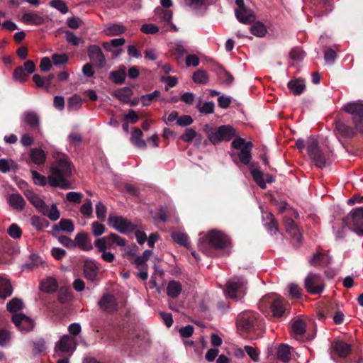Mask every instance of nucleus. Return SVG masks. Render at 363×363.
Segmentation results:
<instances>
[{"label": "nucleus", "mask_w": 363, "mask_h": 363, "mask_svg": "<svg viewBox=\"0 0 363 363\" xmlns=\"http://www.w3.org/2000/svg\"><path fill=\"white\" fill-rule=\"evenodd\" d=\"M76 350L75 339L69 335H63L55 347V356H61L62 354H69L72 355Z\"/></svg>", "instance_id": "11"}, {"label": "nucleus", "mask_w": 363, "mask_h": 363, "mask_svg": "<svg viewBox=\"0 0 363 363\" xmlns=\"http://www.w3.org/2000/svg\"><path fill=\"white\" fill-rule=\"evenodd\" d=\"M286 230V232L293 238H296L299 240L301 235L297 225L295 222L291 219L287 218L285 220Z\"/></svg>", "instance_id": "42"}, {"label": "nucleus", "mask_w": 363, "mask_h": 363, "mask_svg": "<svg viewBox=\"0 0 363 363\" xmlns=\"http://www.w3.org/2000/svg\"><path fill=\"white\" fill-rule=\"evenodd\" d=\"M203 131L208 140L213 145L223 141H230L236 135L235 129L230 125H223L214 128L211 124H205Z\"/></svg>", "instance_id": "3"}, {"label": "nucleus", "mask_w": 363, "mask_h": 363, "mask_svg": "<svg viewBox=\"0 0 363 363\" xmlns=\"http://www.w3.org/2000/svg\"><path fill=\"white\" fill-rule=\"evenodd\" d=\"M263 225L267 231L272 235L279 233L277 220L272 213L269 212L263 214Z\"/></svg>", "instance_id": "20"}, {"label": "nucleus", "mask_w": 363, "mask_h": 363, "mask_svg": "<svg viewBox=\"0 0 363 363\" xmlns=\"http://www.w3.org/2000/svg\"><path fill=\"white\" fill-rule=\"evenodd\" d=\"M196 107L201 113L207 115L213 113L215 104L213 101L202 103L201 98H199Z\"/></svg>", "instance_id": "41"}, {"label": "nucleus", "mask_w": 363, "mask_h": 363, "mask_svg": "<svg viewBox=\"0 0 363 363\" xmlns=\"http://www.w3.org/2000/svg\"><path fill=\"white\" fill-rule=\"evenodd\" d=\"M50 6L63 14L68 12V7L65 2L62 0H52L50 3Z\"/></svg>", "instance_id": "60"}, {"label": "nucleus", "mask_w": 363, "mask_h": 363, "mask_svg": "<svg viewBox=\"0 0 363 363\" xmlns=\"http://www.w3.org/2000/svg\"><path fill=\"white\" fill-rule=\"evenodd\" d=\"M192 79L196 84H205L208 82V75L204 70L199 69L194 73Z\"/></svg>", "instance_id": "52"}, {"label": "nucleus", "mask_w": 363, "mask_h": 363, "mask_svg": "<svg viewBox=\"0 0 363 363\" xmlns=\"http://www.w3.org/2000/svg\"><path fill=\"white\" fill-rule=\"evenodd\" d=\"M171 236L174 242L176 243L186 247H189V241L186 234L180 232H174L172 233Z\"/></svg>", "instance_id": "46"}, {"label": "nucleus", "mask_w": 363, "mask_h": 363, "mask_svg": "<svg viewBox=\"0 0 363 363\" xmlns=\"http://www.w3.org/2000/svg\"><path fill=\"white\" fill-rule=\"evenodd\" d=\"M55 163L51 166L50 172L52 175L46 178L35 170H30L32 178L35 184L44 186L47 184L48 180L51 186H60L62 189H69L70 186L65 177L71 175L72 169L68 157L57 152L55 155Z\"/></svg>", "instance_id": "1"}, {"label": "nucleus", "mask_w": 363, "mask_h": 363, "mask_svg": "<svg viewBox=\"0 0 363 363\" xmlns=\"http://www.w3.org/2000/svg\"><path fill=\"white\" fill-rule=\"evenodd\" d=\"M28 200L40 211L46 208V203L44 201L33 191L26 190L24 193Z\"/></svg>", "instance_id": "25"}, {"label": "nucleus", "mask_w": 363, "mask_h": 363, "mask_svg": "<svg viewBox=\"0 0 363 363\" xmlns=\"http://www.w3.org/2000/svg\"><path fill=\"white\" fill-rule=\"evenodd\" d=\"M332 259L327 254L318 251L309 259L308 262L314 267H325L331 263Z\"/></svg>", "instance_id": "19"}, {"label": "nucleus", "mask_w": 363, "mask_h": 363, "mask_svg": "<svg viewBox=\"0 0 363 363\" xmlns=\"http://www.w3.org/2000/svg\"><path fill=\"white\" fill-rule=\"evenodd\" d=\"M13 289L9 279L0 277V297L5 298L11 295Z\"/></svg>", "instance_id": "39"}, {"label": "nucleus", "mask_w": 363, "mask_h": 363, "mask_svg": "<svg viewBox=\"0 0 363 363\" xmlns=\"http://www.w3.org/2000/svg\"><path fill=\"white\" fill-rule=\"evenodd\" d=\"M66 40L67 41L74 46L79 45L80 43H83L82 38L77 37L73 32L72 31H66Z\"/></svg>", "instance_id": "61"}, {"label": "nucleus", "mask_w": 363, "mask_h": 363, "mask_svg": "<svg viewBox=\"0 0 363 363\" xmlns=\"http://www.w3.org/2000/svg\"><path fill=\"white\" fill-rule=\"evenodd\" d=\"M80 211L83 216L91 217L93 213V207L90 199H87V201L82 205Z\"/></svg>", "instance_id": "63"}, {"label": "nucleus", "mask_w": 363, "mask_h": 363, "mask_svg": "<svg viewBox=\"0 0 363 363\" xmlns=\"http://www.w3.org/2000/svg\"><path fill=\"white\" fill-rule=\"evenodd\" d=\"M87 53L90 61L97 68L101 69L106 65V57L99 45H89L87 49Z\"/></svg>", "instance_id": "13"}, {"label": "nucleus", "mask_w": 363, "mask_h": 363, "mask_svg": "<svg viewBox=\"0 0 363 363\" xmlns=\"http://www.w3.org/2000/svg\"><path fill=\"white\" fill-rule=\"evenodd\" d=\"M250 30L251 33L257 37H264L267 32L266 26L260 21L255 23L251 26Z\"/></svg>", "instance_id": "51"}, {"label": "nucleus", "mask_w": 363, "mask_h": 363, "mask_svg": "<svg viewBox=\"0 0 363 363\" xmlns=\"http://www.w3.org/2000/svg\"><path fill=\"white\" fill-rule=\"evenodd\" d=\"M287 86L294 95H300L306 88L303 81L299 79L289 81Z\"/></svg>", "instance_id": "37"}, {"label": "nucleus", "mask_w": 363, "mask_h": 363, "mask_svg": "<svg viewBox=\"0 0 363 363\" xmlns=\"http://www.w3.org/2000/svg\"><path fill=\"white\" fill-rule=\"evenodd\" d=\"M247 281L242 277H235L226 283L225 296L227 298L239 300L247 291Z\"/></svg>", "instance_id": "6"}, {"label": "nucleus", "mask_w": 363, "mask_h": 363, "mask_svg": "<svg viewBox=\"0 0 363 363\" xmlns=\"http://www.w3.org/2000/svg\"><path fill=\"white\" fill-rule=\"evenodd\" d=\"M99 268L97 263L92 259L85 260L83 266V273L84 277L91 281H96L98 280Z\"/></svg>", "instance_id": "18"}, {"label": "nucleus", "mask_w": 363, "mask_h": 363, "mask_svg": "<svg viewBox=\"0 0 363 363\" xmlns=\"http://www.w3.org/2000/svg\"><path fill=\"white\" fill-rule=\"evenodd\" d=\"M342 110L352 115L355 130L363 133V104L360 101H352L345 104Z\"/></svg>", "instance_id": "7"}, {"label": "nucleus", "mask_w": 363, "mask_h": 363, "mask_svg": "<svg viewBox=\"0 0 363 363\" xmlns=\"http://www.w3.org/2000/svg\"><path fill=\"white\" fill-rule=\"evenodd\" d=\"M161 95V93L158 90H155L150 94L143 95L140 97L141 103L143 106H150L152 102L158 99Z\"/></svg>", "instance_id": "50"}, {"label": "nucleus", "mask_w": 363, "mask_h": 363, "mask_svg": "<svg viewBox=\"0 0 363 363\" xmlns=\"http://www.w3.org/2000/svg\"><path fill=\"white\" fill-rule=\"evenodd\" d=\"M30 158L37 165H43L45 162L46 155L40 148H33L30 151Z\"/></svg>", "instance_id": "34"}, {"label": "nucleus", "mask_w": 363, "mask_h": 363, "mask_svg": "<svg viewBox=\"0 0 363 363\" xmlns=\"http://www.w3.org/2000/svg\"><path fill=\"white\" fill-rule=\"evenodd\" d=\"M182 291V284L175 280L170 281L167 286V294L172 298H177Z\"/></svg>", "instance_id": "31"}, {"label": "nucleus", "mask_w": 363, "mask_h": 363, "mask_svg": "<svg viewBox=\"0 0 363 363\" xmlns=\"http://www.w3.org/2000/svg\"><path fill=\"white\" fill-rule=\"evenodd\" d=\"M43 262V259L35 254H32L29 257V262L23 265V269H32L38 267Z\"/></svg>", "instance_id": "53"}, {"label": "nucleus", "mask_w": 363, "mask_h": 363, "mask_svg": "<svg viewBox=\"0 0 363 363\" xmlns=\"http://www.w3.org/2000/svg\"><path fill=\"white\" fill-rule=\"evenodd\" d=\"M277 358L283 362H288L291 359L290 347L285 344H281L277 348Z\"/></svg>", "instance_id": "40"}, {"label": "nucleus", "mask_w": 363, "mask_h": 363, "mask_svg": "<svg viewBox=\"0 0 363 363\" xmlns=\"http://www.w3.org/2000/svg\"><path fill=\"white\" fill-rule=\"evenodd\" d=\"M74 240L77 246L83 250L89 251L93 248L91 240L84 233H78Z\"/></svg>", "instance_id": "30"}, {"label": "nucleus", "mask_w": 363, "mask_h": 363, "mask_svg": "<svg viewBox=\"0 0 363 363\" xmlns=\"http://www.w3.org/2000/svg\"><path fill=\"white\" fill-rule=\"evenodd\" d=\"M24 304L23 301L18 298H13L6 304L7 310L12 313L16 314L17 311H19L23 308Z\"/></svg>", "instance_id": "44"}, {"label": "nucleus", "mask_w": 363, "mask_h": 363, "mask_svg": "<svg viewBox=\"0 0 363 363\" xmlns=\"http://www.w3.org/2000/svg\"><path fill=\"white\" fill-rule=\"evenodd\" d=\"M132 94L133 91L128 87L120 89L115 92L116 96L123 103H128Z\"/></svg>", "instance_id": "49"}, {"label": "nucleus", "mask_w": 363, "mask_h": 363, "mask_svg": "<svg viewBox=\"0 0 363 363\" xmlns=\"http://www.w3.org/2000/svg\"><path fill=\"white\" fill-rule=\"evenodd\" d=\"M126 77V67L121 65L118 70L112 71L110 73V79L117 84H122L125 82Z\"/></svg>", "instance_id": "33"}, {"label": "nucleus", "mask_w": 363, "mask_h": 363, "mask_svg": "<svg viewBox=\"0 0 363 363\" xmlns=\"http://www.w3.org/2000/svg\"><path fill=\"white\" fill-rule=\"evenodd\" d=\"M99 239L101 240L102 242L108 245L109 247H111L113 244H116L119 247H124L126 245L125 239L116 233H111L107 236H104Z\"/></svg>", "instance_id": "29"}, {"label": "nucleus", "mask_w": 363, "mask_h": 363, "mask_svg": "<svg viewBox=\"0 0 363 363\" xmlns=\"http://www.w3.org/2000/svg\"><path fill=\"white\" fill-rule=\"evenodd\" d=\"M67 141L69 142V144L70 145L74 146L76 149L80 146L82 142V137L78 133L72 132L69 134L67 137Z\"/></svg>", "instance_id": "54"}, {"label": "nucleus", "mask_w": 363, "mask_h": 363, "mask_svg": "<svg viewBox=\"0 0 363 363\" xmlns=\"http://www.w3.org/2000/svg\"><path fill=\"white\" fill-rule=\"evenodd\" d=\"M95 247L98 251L101 253V259L106 262H112L115 259L113 253L107 251V249L110 247L101 241V240L96 239L94 241Z\"/></svg>", "instance_id": "22"}, {"label": "nucleus", "mask_w": 363, "mask_h": 363, "mask_svg": "<svg viewBox=\"0 0 363 363\" xmlns=\"http://www.w3.org/2000/svg\"><path fill=\"white\" fill-rule=\"evenodd\" d=\"M16 164L12 160L0 159V172L6 174L16 169Z\"/></svg>", "instance_id": "48"}, {"label": "nucleus", "mask_w": 363, "mask_h": 363, "mask_svg": "<svg viewBox=\"0 0 363 363\" xmlns=\"http://www.w3.org/2000/svg\"><path fill=\"white\" fill-rule=\"evenodd\" d=\"M106 211L107 208L102 202L99 201L96 204V215L97 218L101 221L105 220Z\"/></svg>", "instance_id": "58"}, {"label": "nucleus", "mask_w": 363, "mask_h": 363, "mask_svg": "<svg viewBox=\"0 0 363 363\" xmlns=\"http://www.w3.org/2000/svg\"><path fill=\"white\" fill-rule=\"evenodd\" d=\"M59 228L60 230L69 233L72 232L74 229V224L69 219H61L59 223Z\"/></svg>", "instance_id": "62"}, {"label": "nucleus", "mask_w": 363, "mask_h": 363, "mask_svg": "<svg viewBox=\"0 0 363 363\" xmlns=\"http://www.w3.org/2000/svg\"><path fill=\"white\" fill-rule=\"evenodd\" d=\"M335 132L338 136L350 138L354 136L355 130L340 121H335Z\"/></svg>", "instance_id": "21"}, {"label": "nucleus", "mask_w": 363, "mask_h": 363, "mask_svg": "<svg viewBox=\"0 0 363 363\" xmlns=\"http://www.w3.org/2000/svg\"><path fill=\"white\" fill-rule=\"evenodd\" d=\"M307 152L313 162L318 168H323L326 165V157L320 150L318 143L314 137H310L306 141Z\"/></svg>", "instance_id": "8"}, {"label": "nucleus", "mask_w": 363, "mask_h": 363, "mask_svg": "<svg viewBox=\"0 0 363 363\" xmlns=\"http://www.w3.org/2000/svg\"><path fill=\"white\" fill-rule=\"evenodd\" d=\"M41 213L48 216L51 220H57L60 218V211L55 204H52L51 207L46 204V208L42 211Z\"/></svg>", "instance_id": "47"}, {"label": "nucleus", "mask_w": 363, "mask_h": 363, "mask_svg": "<svg viewBox=\"0 0 363 363\" xmlns=\"http://www.w3.org/2000/svg\"><path fill=\"white\" fill-rule=\"evenodd\" d=\"M235 14L237 19L244 24H250L256 19L254 11L247 8L241 11H235Z\"/></svg>", "instance_id": "24"}, {"label": "nucleus", "mask_w": 363, "mask_h": 363, "mask_svg": "<svg viewBox=\"0 0 363 363\" xmlns=\"http://www.w3.org/2000/svg\"><path fill=\"white\" fill-rule=\"evenodd\" d=\"M13 77L16 81L23 82L27 79L28 74L26 73V71L22 67L19 66L15 69Z\"/></svg>", "instance_id": "59"}, {"label": "nucleus", "mask_w": 363, "mask_h": 363, "mask_svg": "<svg viewBox=\"0 0 363 363\" xmlns=\"http://www.w3.org/2000/svg\"><path fill=\"white\" fill-rule=\"evenodd\" d=\"M291 329L296 337H301L306 332V323L301 319H297L293 323Z\"/></svg>", "instance_id": "45"}, {"label": "nucleus", "mask_w": 363, "mask_h": 363, "mask_svg": "<svg viewBox=\"0 0 363 363\" xmlns=\"http://www.w3.org/2000/svg\"><path fill=\"white\" fill-rule=\"evenodd\" d=\"M81 106L82 100L77 95H74L69 99L67 104V109L69 111H77L79 109Z\"/></svg>", "instance_id": "56"}, {"label": "nucleus", "mask_w": 363, "mask_h": 363, "mask_svg": "<svg viewBox=\"0 0 363 363\" xmlns=\"http://www.w3.org/2000/svg\"><path fill=\"white\" fill-rule=\"evenodd\" d=\"M100 309L104 312L112 313L118 310V303L113 295L106 294L98 302Z\"/></svg>", "instance_id": "17"}, {"label": "nucleus", "mask_w": 363, "mask_h": 363, "mask_svg": "<svg viewBox=\"0 0 363 363\" xmlns=\"http://www.w3.org/2000/svg\"><path fill=\"white\" fill-rule=\"evenodd\" d=\"M21 21L26 24H31L34 26L42 25L45 20L43 16L35 13L26 12L22 15Z\"/></svg>", "instance_id": "28"}, {"label": "nucleus", "mask_w": 363, "mask_h": 363, "mask_svg": "<svg viewBox=\"0 0 363 363\" xmlns=\"http://www.w3.org/2000/svg\"><path fill=\"white\" fill-rule=\"evenodd\" d=\"M40 289L46 293L55 292L58 289V284L55 279L48 277L40 283Z\"/></svg>", "instance_id": "36"}, {"label": "nucleus", "mask_w": 363, "mask_h": 363, "mask_svg": "<svg viewBox=\"0 0 363 363\" xmlns=\"http://www.w3.org/2000/svg\"><path fill=\"white\" fill-rule=\"evenodd\" d=\"M21 120L22 123L28 125L30 129L36 130L38 133L42 134L40 116L36 112L26 111L22 113Z\"/></svg>", "instance_id": "15"}, {"label": "nucleus", "mask_w": 363, "mask_h": 363, "mask_svg": "<svg viewBox=\"0 0 363 363\" xmlns=\"http://www.w3.org/2000/svg\"><path fill=\"white\" fill-rule=\"evenodd\" d=\"M236 324L240 331L248 333L261 330L262 320L257 313L246 311L238 315Z\"/></svg>", "instance_id": "4"}, {"label": "nucleus", "mask_w": 363, "mask_h": 363, "mask_svg": "<svg viewBox=\"0 0 363 363\" xmlns=\"http://www.w3.org/2000/svg\"><path fill=\"white\" fill-rule=\"evenodd\" d=\"M231 147L240 150L238 153V157L240 163L245 165L250 164L252 160V143L251 142H246L242 138H237L233 140Z\"/></svg>", "instance_id": "9"}, {"label": "nucleus", "mask_w": 363, "mask_h": 363, "mask_svg": "<svg viewBox=\"0 0 363 363\" xmlns=\"http://www.w3.org/2000/svg\"><path fill=\"white\" fill-rule=\"evenodd\" d=\"M46 350L45 342L43 338H39L33 342V352L38 354Z\"/></svg>", "instance_id": "57"}, {"label": "nucleus", "mask_w": 363, "mask_h": 363, "mask_svg": "<svg viewBox=\"0 0 363 363\" xmlns=\"http://www.w3.org/2000/svg\"><path fill=\"white\" fill-rule=\"evenodd\" d=\"M108 225L121 233H130L135 230V225L122 216H111L108 219Z\"/></svg>", "instance_id": "12"}, {"label": "nucleus", "mask_w": 363, "mask_h": 363, "mask_svg": "<svg viewBox=\"0 0 363 363\" xmlns=\"http://www.w3.org/2000/svg\"><path fill=\"white\" fill-rule=\"evenodd\" d=\"M250 173L256 184L262 189L266 188V182H264V174L258 169L250 168Z\"/></svg>", "instance_id": "43"}, {"label": "nucleus", "mask_w": 363, "mask_h": 363, "mask_svg": "<svg viewBox=\"0 0 363 363\" xmlns=\"http://www.w3.org/2000/svg\"><path fill=\"white\" fill-rule=\"evenodd\" d=\"M8 203L13 209L21 211L26 206V201L19 194H11L7 199Z\"/></svg>", "instance_id": "26"}, {"label": "nucleus", "mask_w": 363, "mask_h": 363, "mask_svg": "<svg viewBox=\"0 0 363 363\" xmlns=\"http://www.w3.org/2000/svg\"><path fill=\"white\" fill-rule=\"evenodd\" d=\"M155 15L156 20L160 22H165L167 24L171 25V26L174 28V30H177L176 26L172 23L173 16L172 11L159 7L155 10Z\"/></svg>", "instance_id": "23"}, {"label": "nucleus", "mask_w": 363, "mask_h": 363, "mask_svg": "<svg viewBox=\"0 0 363 363\" xmlns=\"http://www.w3.org/2000/svg\"><path fill=\"white\" fill-rule=\"evenodd\" d=\"M270 307L273 316L281 318L286 311V303L283 298L275 294H269L263 296L259 301V308L264 309Z\"/></svg>", "instance_id": "5"}, {"label": "nucleus", "mask_w": 363, "mask_h": 363, "mask_svg": "<svg viewBox=\"0 0 363 363\" xmlns=\"http://www.w3.org/2000/svg\"><path fill=\"white\" fill-rule=\"evenodd\" d=\"M229 244L230 238L228 235L219 230H212L203 236L200 234L198 246L200 250L206 252L208 247L223 249Z\"/></svg>", "instance_id": "2"}, {"label": "nucleus", "mask_w": 363, "mask_h": 363, "mask_svg": "<svg viewBox=\"0 0 363 363\" xmlns=\"http://www.w3.org/2000/svg\"><path fill=\"white\" fill-rule=\"evenodd\" d=\"M12 321L18 329L23 332H28L34 327L33 321L25 314L16 313L12 316Z\"/></svg>", "instance_id": "16"}, {"label": "nucleus", "mask_w": 363, "mask_h": 363, "mask_svg": "<svg viewBox=\"0 0 363 363\" xmlns=\"http://www.w3.org/2000/svg\"><path fill=\"white\" fill-rule=\"evenodd\" d=\"M352 223V230L358 235H363V207L353 209L347 216Z\"/></svg>", "instance_id": "14"}, {"label": "nucleus", "mask_w": 363, "mask_h": 363, "mask_svg": "<svg viewBox=\"0 0 363 363\" xmlns=\"http://www.w3.org/2000/svg\"><path fill=\"white\" fill-rule=\"evenodd\" d=\"M333 348L335 353L342 358L346 357L351 352L350 345L342 341L336 342Z\"/></svg>", "instance_id": "38"}, {"label": "nucleus", "mask_w": 363, "mask_h": 363, "mask_svg": "<svg viewBox=\"0 0 363 363\" xmlns=\"http://www.w3.org/2000/svg\"><path fill=\"white\" fill-rule=\"evenodd\" d=\"M8 233L11 238L18 239L21 237L22 231L17 224L13 223L9 226Z\"/></svg>", "instance_id": "64"}, {"label": "nucleus", "mask_w": 363, "mask_h": 363, "mask_svg": "<svg viewBox=\"0 0 363 363\" xmlns=\"http://www.w3.org/2000/svg\"><path fill=\"white\" fill-rule=\"evenodd\" d=\"M143 132L139 128H135L130 137L131 143L140 149H145L147 146L146 141L143 139Z\"/></svg>", "instance_id": "35"}, {"label": "nucleus", "mask_w": 363, "mask_h": 363, "mask_svg": "<svg viewBox=\"0 0 363 363\" xmlns=\"http://www.w3.org/2000/svg\"><path fill=\"white\" fill-rule=\"evenodd\" d=\"M306 291L311 294H320L325 289L323 279L318 274L309 273L304 279Z\"/></svg>", "instance_id": "10"}, {"label": "nucleus", "mask_w": 363, "mask_h": 363, "mask_svg": "<svg viewBox=\"0 0 363 363\" xmlns=\"http://www.w3.org/2000/svg\"><path fill=\"white\" fill-rule=\"evenodd\" d=\"M304 57L305 52L299 47L292 48L289 52V58L294 61L300 62L303 60Z\"/></svg>", "instance_id": "55"}, {"label": "nucleus", "mask_w": 363, "mask_h": 363, "mask_svg": "<svg viewBox=\"0 0 363 363\" xmlns=\"http://www.w3.org/2000/svg\"><path fill=\"white\" fill-rule=\"evenodd\" d=\"M184 1L186 6L196 13L205 11L208 5L207 0H184Z\"/></svg>", "instance_id": "32"}, {"label": "nucleus", "mask_w": 363, "mask_h": 363, "mask_svg": "<svg viewBox=\"0 0 363 363\" xmlns=\"http://www.w3.org/2000/svg\"><path fill=\"white\" fill-rule=\"evenodd\" d=\"M125 31L126 28L120 23H108L104 29V33L107 36L120 35Z\"/></svg>", "instance_id": "27"}]
</instances>
